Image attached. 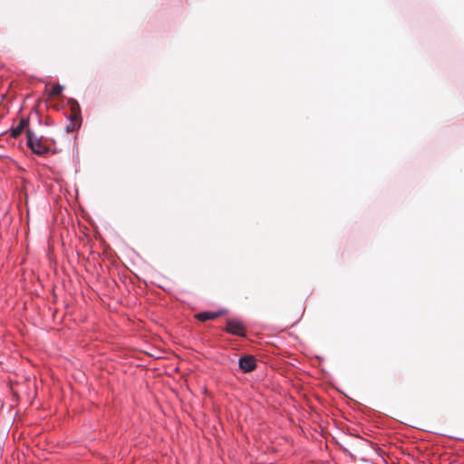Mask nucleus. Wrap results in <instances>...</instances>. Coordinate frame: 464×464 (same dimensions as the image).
I'll return each mask as SVG.
<instances>
[{
  "mask_svg": "<svg viewBox=\"0 0 464 464\" xmlns=\"http://www.w3.org/2000/svg\"><path fill=\"white\" fill-rule=\"evenodd\" d=\"M225 331L237 336L246 335V327L244 324L236 319L227 320Z\"/></svg>",
  "mask_w": 464,
  "mask_h": 464,
  "instance_id": "f03ea898",
  "label": "nucleus"
},
{
  "mask_svg": "<svg viewBox=\"0 0 464 464\" xmlns=\"http://www.w3.org/2000/svg\"><path fill=\"white\" fill-rule=\"evenodd\" d=\"M63 87L60 84H55L52 87L49 95L50 96H59L62 93Z\"/></svg>",
  "mask_w": 464,
  "mask_h": 464,
  "instance_id": "6e6552de",
  "label": "nucleus"
},
{
  "mask_svg": "<svg viewBox=\"0 0 464 464\" xmlns=\"http://www.w3.org/2000/svg\"><path fill=\"white\" fill-rule=\"evenodd\" d=\"M225 311H217V312H201L195 314V318L200 322H206L208 320H215L219 316L223 315Z\"/></svg>",
  "mask_w": 464,
  "mask_h": 464,
  "instance_id": "39448f33",
  "label": "nucleus"
},
{
  "mask_svg": "<svg viewBox=\"0 0 464 464\" xmlns=\"http://www.w3.org/2000/svg\"><path fill=\"white\" fill-rule=\"evenodd\" d=\"M71 113L81 114V107L77 101L71 99L69 100Z\"/></svg>",
  "mask_w": 464,
  "mask_h": 464,
  "instance_id": "0eeeda50",
  "label": "nucleus"
},
{
  "mask_svg": "<svg viewBox=\"0 0 464 464\" xmlns=\"http://www.w3.org/2000/svg\"><path fill=\"white\" fill-rule=\"evenodd\" d=\"M27 145L37 155H44L48 151V147L44 145L41 138H38L32 130H27Z\"/></svg>",
  "mask_w": 464,
  "mask_h": 464,
  "instance_id": "f257e3e1",
  "label": "nucleus"
},
{
  "mask_svg": "<svg viewBox=\"0 0 464 464\" xmlns=\"http://www.w3.org/2000/svg\"><path fill=\"white\" fill-rule=\"evenodd\" d=\"M239 368L244 372H249L256 369V359L252 355L243 356L238 361Z\"/></svg>",
  "mask_w": 464,
  "mask_h": 464,
  "instance_id": "7ed1b4c3",
  "label": "nucleus"
},
{
  "mask_svg": "<svg viewBox=\"0 0 464 464\" xmlns=\"http://www.w3.org/2000/svg\"><path fill=\"white\" fill-rule=\"evenodd\" d=\"M70 124L66 126V130L68 132L73 131L80 128L82 124V117L81 114H72L70 113Z\"/></svg>",
  "mask_w": 464,
  "mask_h": 464,
  "instance_id": "423d86ee",
  "label": "nucleus"
},
{
  "mask_svg": "<svg viewBox=\"0 0 464 464\" xmlns=\"http://www.w3.org/2000/svg\"><path fill=\"white\" fill-rule=\"evenodd\" d=\"M29 119L28 118H22L20 121H19V123L16 127H13L10 129V135L11 137L16 139L17 137H19L21 135V133L25 130V132L27 131V130H30L29 129Z\"/></svg>",
  "mask_w": 464,
  "mask_h": 464,
  "instance_id": "20e7f679",
  "label": "nucleus"
}]
</instances>
